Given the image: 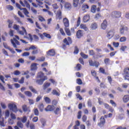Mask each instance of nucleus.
I'll return each instance as SVG.
<instances>
[{"instance_id":"nucleus-13","label":"nucleus","mask_w":129,"mask_h":129,"mask_svg":"<svg viewBox=\"0 0 129 129\" xmlns=\"http://www.w3.org/2000/svg\"><path fill=\"white\" fill-rule=\"evenodd\" d=\"M46 54L47 56H49V57H53L56 55V52L54 49H51L46 52Z\"/></svg>"},{"instance_id":"nucleus-11","label":"nucleus","mask_w":129,"mask_h":129,"mask_svg":"<svg viewBox=\"0 0 129 129\" xmlns=\"http://www.w3.org/2000/svg\"><path fill=\"white\" fill-rule=\"evenodd\" d=\"M55 19L56 20H62L63 19V17L62 16V11L60 10H58L55 15Z\"/></svg>"},{"instance_id":"nucleus-39","label":"nucleus","mask_w":129,"mask_h":129,"mask_svg":"<svg viewBox=\"0 0 129 129\" xmlns=\"http://www.w3.org/2000/svg\"><path fill=\"white\" fill-rule=\"evenodd\" d=\"M51 85V84L50 83H44L43 85V89L44 90H45V89H47L49 86Z\"/></svg>"},{"instance_id":"nucleus-44","label":"nucleus","mask_w":129,"mask_h":129,"mask_svg":"<svg viewBox=\"0 0 129 129\" xmlns=\"http://www.w3.org/2000/svg\"><path fill=\"white\" fill-rule=\"evenodd\" d=\"M91 74L93 76V77H96V76H97V73H96L95 70L91 71Z\"/></svg>"},{"instance_id":"nucleus-25","label":"nucleus","mask_w":129,"mask_h":129,"mask_svg":"<svg viewBox=\"0 0 129 129\" xmlns=\"http://www.w3.org/2000/svg\"><path fill=\"white\" fill-rule=\"evenodd\" d=\"M45 77H46V76H45V74L42 72H40L37 74V78H40V79H43L45 78Z\"/></svg>"},{"instance_id":"nucleus-23","label":"nucleus","mask_w":129,"mask_h":129,"mask_svg":"<svg viewBox=\"0 0 129 129\" xmlns=\"http://www.w3.org/2000/svg\"><path fill=\"white\" fill-rule=\"evenodd\" d=\"M123 102L124 103H126L128 102L129 101V95H124L122 98Z\"/></svg>"},{"instance_id":"nucleus-62","label":"nucleus","mask_w":129,"mask_h":129,"mask_svg":"<svg viewBox=\"0 0 129 129\" xmlns=\"http://www.w3.org/2000/svg\"><path fill=\"white\" fill-rule=\"evenodd\" d=\"M88 106L89 107H91L92 106V102H91V100L89 99L88 101Z\"/></svg>"},{"instance_id":"nucleus-14","label":"nucleus","mask_w":129,"mask_h":129,"mask_svg":"<svg viewBox=\"0 0 129 129\" xmlns=\"http://www.w3.org/2000/svg\"><path fill=\"white\" fill-rule=\"evenodd\" d=\"M15 129H20V128H24V124L23 122L21 121V120H19L17 122V125L15 126Z\"/></svg>"},{"instance_id":"nucleus-18","label":"nucleus","mask_w":129,"mask_h":129,"mask_svg":"<svg viewBox=\"0 0 129 129\" xmlns=\"http://www.w3.org/2000/svg\"><path fill=\"white\" fill-rule=\"evenodd\" d=\"M101 28L103 30H106V28H107V21L106 20H104L103 23H101Z\"/></svg>"},{"instance_id":"nucleus-4","label":"nucleus","mask_w":129,"mask_h":129,"mask_svg":"<svg viewBox=\"0 0 129 129\" xmlns=\"http://www.w3.org/2000/svg\"><path fill=\"white\" fill-rule=\"evenodd\" d=\"M8 108H9L10 110L13 111V112H15L17 113L19 110L18 109V106L15 103H9L8 104Z\"/></svg>"},{"instance_id":"nucleus-36","label":"nucleus","mask_w":129,"mask_h":129,"mask_svg":"<svg viewBox=\"0 0 129 129\" xmlns=\"http://www.w3.org/2000/svg\"><path fill=\"white\" fill-rule=\"evenodd\" d=\"M92 30H96L97 29V24L96 23H92L91 26Z\"/></svg>"},{"instance_id":"nucleus-42","label":"nucleus","mask_w":129,"mask_h":129,"mask_svg":"<svg viewBox=\"0 0 129 129\" xmlns=\"http://www.w3.org/2000/svg\"><path fill=\"white\" fill-rule=\"evenodd\" d=\"M56 2H57V3H60V9L62 10L63 9V4H64V0H56Z\"/></svg>"},{"instance_id":"nucleus-22","label":"nucleus","mask_w":129,"mask_h":129,"mask_svg":"<svg viewBox=\"0 0 129 129\" xmlns=\"http://www.w3.org/2000/svg\"><path fill=\"white\" fill-rule=\"evenodd\" d=\"M63 23L64 27L66 28H68L69 27V20L68 19L64 18L63 19Z\"/></svg>"},{"instance_id":"nucleus-56","label":"nucleus","mask_w":129,"mask_h":129,"mask_svg":"<svg viewBox=\"0 0 129 129\" xmlns=\"http://www.w3.org/2000/svg\"><path fill=\"white\" fill-rule=\"evenodd\" d=\"M99 71L102 74H106V73H105V70H104V69H103V68H100Z\"/></svg>"},{"instance_id":"nucleus-30","label":"nucleus","mask_w":129,"mask_h":129,"mask_svg":"<svg viewBox=\"0 0 129 129\" xmlns=\"http://www.w3.org/2000/svg\"><path fill=\"white\" fill-rule=\"evenodd\" d=\"M64 31L67 35V36H71V31L70 29L67 27L64 28Z\"/></svg>"},{"instance_id":"nucleus-19","label":"nucleus","mask_w":129,"mask_h":129,"mask_svg":"<svg viewBox=\"0 0 129 129\" xmlns=\"http://www.w3.org/2000/svg\"><path fill=\"white\" fill-rule=\"evenodd\" d=\"M18 120H21L22 123H26L27 122V120H28V117L26 116H24L23 117H17Z\"/></svg>"},{"instance_id":"nucleus-52","label":"nucleus","mask_w":129,"mask_h":129,"mask_svg":"<svg viewBox=\"0 0 129 129\" xmlns=\"http://www.w3.org/2000/svg\"><path fill=\"white\" fill-rule=\"evenodd\" d=\"M87 120V116L86 115H83L82 116V121L83 122H86Z\"/></svg>"},{"instance_id":"nucleus-12","label":"nucleus","mask_w":129,"mask_h":129,"mask_svg":"<svg viewBox=\"0 0 129 129\" xmlns=\"http://www.w3.org/2000/svg\"><path fill=\"white\" fill-rule=\"evenodd\" d=\"M84 36V33H83V30H79L77 31L76 37L78 39H81L82 37Z\"/></svg>"},{"instance_id":"nucleus-63","label":"nucleus","mask_w":129,"mask_h":129,"mask_svg":"<svg viewBox=\"0 0 129 129\" xmlns=\"http://www.w3.org/2000/svg\"><path fill=\"white\" fill-rule=\"evenodd\" d=\"M77 83L79 84V85H81V84H82V80H81V79H77Z\"/></svg>"},{"instance_id":"nucleus-7","label":"nucleus","mask_w":129,"mask_h":129,"mask_svg":"<svg viewBox=\"0 0 129 129\" xmlns=\"http://www.w3.org/2000/svg\"><path fill=\"white\" fill-rule=\"evenodd\" d=\"M19 3L20 5L22 6V7H24V8H25V7H26L27 9H31V6L29 4V3H28V1L27 0H24L23 2V1H22V0H20L19 1Z\"/></svg>"},{"instance_id":"nucleus-10","label":"nucleus","mask_w":129,"mask_h":129,"mask_svg":"<svg viewBox=\"0 0 129 129\" xmlns=\"http://www.w3.org/2000/svg\"><path fill=\"white\" fill-rule=\"evenodd\" d=\"M111 16L114 19H118V18H120V17H121V13L120 12L114 11L112 12Z\"/></svg>"},{"instance_id":"nucleus-8","label":"nucleus","mask_w":129,"mask_h":129,"mask_svg":"<svg viewBox=\"0 0 129 129\" xmlns=\"http://www.w3.org/2000/svg\"><path fill=\"white\" fill-rule=\"evenodd\" d=\"M63 43L66 44L67 46H70L72 44V38L70 37H68L67 38H64L63 41Z\"/></svg>"},{"instance_id":"nucleus-60","label":"nucleus","mask_w":129,"mask_h":129,"mask_svg":"<svg viewBox=\"0 0 129 129\" xmlns=\"http://www.w3.org/2000/svg\"><path fill=\"white\" fill-rule=\"evenodd\" d=\"M33 50L32 51L31 54L32 55H36V54H38L39 53V51H38V49H33Z\"/></svg>"},{"instance_id":"nucleus-26","label":"nucleus","mask_w":129,"mask_h":129,"mask_svg":"<svg viewBox=\"0 0 129 129\" xmlns=\"http://www.w3.org/2000/svg\"><path fill=\"white\" fill-rule=\"evenodd\" d=\"M21 11H23V13L24 15L27 17L30 18V16H29V11H28V10L27 8H23L22 9H21Z\"/></svg>"},{"instance_id":"nucleus-46","label":"nucleus","mask_w":129,"mask_h":129,"mask_svg":"<svg viewBox=\"0 0 129 129\" xmlns=\"http://www.w3.org/2000/svg\"><path fill=\"white\" fill-rule=\"evenodd\" d=\"M45 56H41L39 58L37 59V61H39V62H44L45 61Z\"/></svg>"},{"instance_id":"nucleus-20","label":"nucleus","mask_w":129,"mask_h":129,"mask_svg":"<svg viewBox=\"0 0 129 129\" xmlns=\"http://www.w3.org/2000/svg\"><path fill=\"white\" fill-rule=\"evenodd\" d=\"M37 65L38 64L36 62L32 63L30 67L31 71H36L38 69Z\"/></svg>"},{"instance_id":"nucleus-43","label":"nucleus","mask_w":129,"mask_h":129,"mask_svg":"<svg viewBox=\"0 0 129 129\" xmlns=\"http://www.w3.org/2000/svg\"><path fill=\"white\" fill-rule=\"evenodd\" d=\"M89 9V6L88 5H83L82 7V10L83 11H85V10H88Z\"/></svg>"},{"instance_id":"nucleus-59","label":"nucleus","mask_w":129,"mask_h":129,"mask_svg":"<svg viewBox=\"0 0 129 129\" xmlns=\"http://www.w3.org/2000/svg\"><path fill=\"white\" fill-rule=\"evenodd\" d=\"M79 52V49H78V47L77 46H75V50H74V54H78Z\"/></svg>"},{"instance_id":"nucleus-41","label":"nucleus","mask_w":129,"mask_h":129,"mask_svg":"<svg viewBox=\"0 0 129 129\" xmlns=\"http://www.w3.org/2000/svg\"><path fill=\"white\" fill-rule=\"evenodd\" d=\"M38 107L40 111H43V110H44V104L43 103L40 104L38 106Z\"/></svg>"},{"instance_id":"nucleus-54","label":"nucleus","mask_w":129,"mask_h":129,"mask_svg":"<svg viewBox=\"0 0 129 129\" xmlns=\"http://www.w3.org/2000/svg\"><path fill=\"white\" fill-rule=\"evenodd\" d=\"M43 35L47 39H51V35L46 33H43Z\"/></svg>"},{"instance_id":"nucleus-64","label":"nucleus","mask_w":129,"mask_h":129,"mask_svg":"<svg viewBox=\"0 0 129 129\" xmlns=\"http://www.w3.org/2000/svg\"><path fill=\"white\" fill-rule=\"evenodd\" d=\"M36 2L39 6H42V5H43V0H36Z\"/></svg>"},{"instance_id":"nucleus-34","label":"nucleus","mask_w":129,"mask_h":129,"mask_svg":"<svg viewBox=\"0 0 129 129\" xmlns=\"http://www.w3.org/2000/svg\"><path fill=\"white\" fill-rule=\"evenodd\" d=\"M24 94H25V95H26V96H28V97H32V96H33V94H32V92L29 91H26L24 92Z\"/></svg>"},{"instance_id":"nucleus-57","label":"nucleus","mask_w":129,"mask_h":129,"mask_svg":"<svg viewBox=\"0 0 129 129\" xmlns=\"http://www.w3.org/2000/svg\"><path fill=\"white\" fill-rule=\"evenodd\" d=\"M7 10H9V11H13L14 10V7H13L12 5H8L6 7Z\"/></svg>"},{"instance_id":"nucleus-33","label":"nucleus","mask_w":129,"mask_h":129,"mask_svg":"<svg viewBox=\"0 0 129 129\" xmlns=\"http://www.w3.org/2000/svg\"><path fill=\"white\" fill-rule=\"evenodd\" d=\"M79 4V0H73V5L75 8H77L78 5Z\"/></svg>"},{"instance_id":"nucleus-5","label":"nucleus","mask_w":129,"mask_h":129,"mask_svg":"<svg viewBox=\"0 0 129 129\" xmlns=\"http://www.w3.org/2000/svg\"><path fill=\"white\" fill-rule=\"evenodd\" d=\"M89 63L90 66H92V67H96V68H98V66L100 65L99 62L95 60L94 62L92 59L89 60Z\"/></svg>"},{"instance_id":"nucleus-6","label":"nucleus","mask_w":129,"mask_h":129,"mask_svg":"<svg viewBox=\"0 0 129 129\" xmlns=\"http://www.w3.org/2000/svg\"><path fill=\"white\" fill-rule=\"evenodd\" d=\"M97 124L100 127H103L104 126V124H105V118H104L103 116H101L100 122H98Z\"/></svg>"},{"instance_id":"nucleus-3","label":"nucleus","mask_w":129,"mask_h":129,"mask_svg":"<svg viewBox=\"0 0 129 129\" xmlns=\"http://www.w3.org/2000/svg\"><path fill=\"white\" fill-rule=\"evenodd\" d=\"M15 37L16 38H13L12 39H11V42L14 48H18L17 46L21 45V43L18 41V40H20V37L18 35H15Z\"/></svg>"},{"instance_id":"nucleus-49","label":"nucleus","mask_w":129,"mask_h":129,"mask_svg":"<svg viewBox=\"0 0 129 129\" xmlns=\"http://www.w3.org/2000/svg\"><path fill=\"white\" fill-rule=\"evenodd\" d=\"M38 20L40 22H45L46 20L45 19V18H44V17H43L41 16H38Z\"/></svg>"},{"instance_id":"nucleus-9","label":"nucleus","mask_w":129,"mask_h":129,"mask_svg":"<svg viewBox=\"0 0 129 129\" xmlns=\"http://www.w3.org/2000/svg\"><path fill=\"white\" fill-rule=\"evenodd\" d=\"M119 31L120 34H121V35H123V34H124V32H127V31H128V28L125 25H120Z\"/></svg>"},{"instance_id":"nucleus-37","label":"nucleus","mask_w":129,"mask_h":129,"mask_svg":"<svg viewBox=\"0 0 129 129\" xmlns=\"http://www.w3.org/2000/svg\"><path fill=\"white\" fill-rule=\"evenodd\" d=\"M8 23L9 24L8 28H9V29L12 28V27H13V24H14V21L9 20L8 21Z\"/></svg>"},{"instance_id":"nucleus-2","label":"nucleus","mask_w":129,"mask_h":129,"mask_svg":"<svg viewBox=\"0 0 129 129\" xmlns=\"http://www.w3.org/2000/svg\"><path fill=\"white\" fill-rule=\"evenodd\" d=\"M81 18H80V17H79L77 21V24L76 26L75 25V29H77L80 26V28L82 30H84V31H88V27H87V26H86V24H81Z\"/></svg>"},{"instance_id":"nucleus-31","label":"nucleus","mask_w":129,"mask_h":129,"mask_svg":"<svg viewBox=\"0 0 129 129\" xmlns=\"http://www.w3.org/2000/svg\"><path fill=\"white\" fill-rule=\"evenodd\" d=\"M91 12L93 14L96 13V5H93L91 6Z\"/></svg>"},{"instance_id":"nucleus-17","label":"nucleus","mask_w":129,"mask_h":129,"mask_svg":"<svg viewBox=\"0 0 129 129\" xmlns=\"http://www.w3.org/2000/svg\"><path fill=\"white\" fill-rule=\"evenodd\" d=\"M45 111H53L55 109L54 105H48L45 109Z\"/></svg>"},{"instance_id":"nucleus-47","label":"nucleus","mask_w":129,"mask_h":129,"mask_svg":"<svg viewBox=\"0 0 129 129\" xmlns=\"http://www.w3.org/2000/svg\"><path fill=\"white\" fill-rule=\"evenodd\" d=\"M119 41L121 43H123V42H125L126 41V37H125V36H122L120 38Z\"/></svg>"},{"instance_id":"nucleus-21","label":"nucleus","mask_w":129,"mask_h":129,"mask_svg":"<svg viewBox=\"0 0 129 129\" xmlns=\"http://www.w3.org/2000/svg\"><path fill=\"white\" fill-rule=\"evenodd\" d=\"M47 79H48V78L47 77H44V78H43L42 79L37 80L36 82L39 85H42V84H43V83H44V82L45 81V80H47Z\"/></svg>"},{"instance_id":"nucleus-1","label":"nucleus","mask_w":129,"mask_h":129,"mask_svg":"<svg viewBox=\"0 0 129 129\" xmlns=\"http://www.w3.org/2000/svg\"><path fill=\"white\" fill-rule=\"evenodd\" d=\"M13 29L17 31V33L22 36H25V37H27L28 36V33H27V30L24 27H21V29L22 30H20V25H18L17 24H14L13 26Z\"/></svg>"},{"instance_id":"nucleus-61","label":"nucleus","mask_w":129,"mask_h":129,"mask_svg":"<svg viewBox=\"0 0 129 129\" xmlns=\"http://www.w3.org/2000/svg\"><path fill=\"white\" fill-rule=\"evenodd\" d=\"M110 103L112 105V106H114V107H116V103L113 101L112 100H110Z\"/></svg>"},{"instance_id":"nucleus-16","label":"nucleus","mask_w":129,"mask_h":129,"mask_svg":"<svg viewBox=\"0 0 129 129\" xmlns=\"http://www.w3.org/2000/svg\"><path fill=\"white\" fill-rule=\"evenodd\" d=\"M22 110L24 112H30L31 109L30 106H27V105H23L22 106Z\"/></svg>"},{"instance_id":"nucleus-53","label":"nucleus","mask_w":129,"mask_h":129,"mask_svg":"<svg viewBox=\"0 0 129 129\" xmlns=\"http://www.w3.org/2000/svg\"><path fill=\"white\" fill-rule=\"evenodd\" d=\"M76 68H77V70L78 71H79V70H81V68H82V67L81 66V64H80V63H78L76 66Z\"/></svg>"},{"instance_id":"nucleus-24","label":"nucleus","mask_w":129,"mask_h":129,"mask_svg":"<svg viewBox=\"0 0 129 129\" xmlns=\"http://www.w3.org/2000/svg\"><path fill=\"white\" fill-rule=\"evenodd\" d=\"M64 8L67 10H71V4L68 2H64Z\"/></svg>"},{"instance_id":"nucleus-28","label":"nucleus","mask_w":129,"mask_h":129,"mask_svg":"<svg viewBox=\"0 0 129 129\" xmlns=\"http://www.w3.org/2000/svg\"><path fill=\"white\" fill-rule=\"evenodd\" d=\"M90 19V17L89 16V15H86L83 17V21L84 23H87L89 21V19Z\"/></svg>"},{"instance_id":"nucleus-27","label":"nucleus","mask_w":129,"mask_h":129,"mask_svg":"<svg viewBox=\"0 0 129 129\" xmlns=\"http://www.w3.org/2000/svg\"><path fill=\"white\" fill-rule=\"evenodd\" d=\"M43 100H44L45 102L47 104L51 103V99L48 97H44Z\"/></svg>"},{"instance_id":"nucleus-45","label":"nucleus","mask_w":129,"mask_h":129,"mask_svg":"<svg viewBox=\"0 0 129 129\" xmlns=\"http://www.w3.org/2000/svg\"><path fill=\"white\" fill-rule=\"evenodd\" d=\"M82 116V111L81 110H80L78 112V115H77L78 119H80Z\"/></svg>"},{"instance_id":"nucleus-55","label":"nucleus","mask_w":129,"mask_h":129,"mask_svg":"<svg viewBox=\"0 0 129 129\" xmlns=\"http://www.w3.org/2000/svg\"><path fill=\"white\" fill-rule=\"evenodd\" d=\"M59 32L62 36H66V34H65V32H64L63 28H59Z\"/></svg>"},{"instance_id":"nucleus-48","label":"nucleus","mask_w":129,"mask_h":129,"mask_svg":"<svg viewBox=\"0 0 129 129\" xmlns=\"http://www.w3.org/2000/svg\"><path fill=\"white\" fill-rule=\"evenodd\" d=\"M52 7L54 10H58L59 9V6H58V4L57 3H55L52 5Z\"/></svg>"},{"instance_id":"nucleus-38","label":"nucleus","mask_w":129,"mask_h":129,"mask_svg":"<svg viewBox=\"0 0 129 129\" xmlns=\"http://www.w3.org/2000/svg\"><path fill=\"white\" fill-rule=\"evenodd\" d=\"M61 110V108L60 107H57L54 111L55 114H59L60 111Z\"/></svg>"},{"instance_id":"nucleus-58","label":"nucleus","mask_w":129,"mask_h":129,"mask_svg":"<svg viewBox=\"0 0 129 129\" xmlns=\"http://www.w3.org/2000/svg\"><path fill=\"white\" fill-rule=\"evenodd\" d=\"M110 61V59L109 58H105L104 60V62L105 64H106V65H108V64H109Z\"/></svg>"},{"instance_id":"nucleus-51","label":"nucleus","mask_w":129,"mask_h":129,"mask_svg":"<svg viewBox=\"0 0 129 129\" xmlns=\"http://www.w3.org/2000/svg\"><path fill=\"white\" fill-rule=\"evenodd\" d=\"M22 56L23 57H28V56H30V52H24Z\"/></svg>"},{"instance_id":"nucleus-32","label":"nucleus","mask_w":129,"mask_h":129,"mask_svg":"<svg viewBox=\"0 0 129 129\" xmlns=\"http://www.w3.org/2000/svg\"><path fill=\"white\" fill-rule=\"evenodd\" d=\"M29 88L30 90H31V91L32 92H33V93H35V94H38V91H37V90L36 89H35V88H34V87H33V86H29Z\"/></svg>"},{"instance_id":"nucleus-40","label":"nucleus","mask_w":129,"mask_h":129,"mask_svg":"<svg viewBox=\"0 0 129 129\" xmlns=\"http://www.w3.org/2000/svg\"><path fill=\"white\" fill-rule=\"evenodd\" d=\"M123 72L125 75H129V68L127 67L124 69Z\"/></svg>"},{"instance_id":"nucleus-15","label":"nucleus","mask_w":129,"mask_h":129,"mask_svg":"<svg viewBox=\"0 0 129 129\" xmlns=\"http://www.w3.org/2000/svg\"><path fill=\"white\" fill-rule=\"evenodd\" d=\"M114 36V32L113 30H110L107 32L106 37L109 40H110Z\"/></svg>"},{"instance_id":"nucleus-50","label":"nucleus","mask_w":129,"mask_h":129,"mask_svg":"<svg viewBox=\"0 0 129 129\" xmlns=\"http://www.w3.org/2000/svg\"><path fill=\"white\" fill-rule=\"evenodd\" d=\"M80 55L84 59H87L88 58V55L84 54L83 52H81Z\"/></svg>"},{"instance_id":"nucleus-29","label":"nucleus","mask_w":129,"mask_h":129,"mask_svg":"<svg viewBox=\"0 0 129 129\" xmlns=\"http://www.w3.org/2000/svg\"><path fill=\"white\" fill-rule=\"evenodd\" d=\"M37 49V47L35 45H31L29 48H25V51H30V50H35Z\"/></svg>"},{"instance_id":"nucleus-35","label":"nucleus","mask_w":129,"mask_h":129,"mask_svg":"<svg viewBox=\"0 0 129 129\" xmlns=\"http://www.w3.org/2000/svg\"><path fill=\"white\" fill-rule=\"evenodd\" d=\"M51 93L53 94V95H56V96H60V93L57 92V90H53Z\"/></svg>"}]
</instances>
